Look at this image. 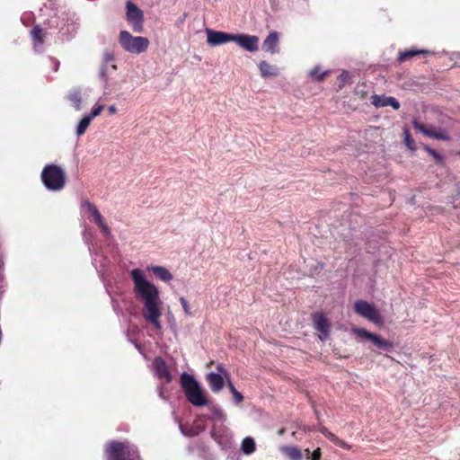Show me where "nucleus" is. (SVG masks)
I'll return each instance as SVG.
<instances>
[{
    "label": "nucleus",
    "mask_w": 460,
    "mask_h": 460,
    "mask_svg": "<svg viewBox=\"0 0 460 460\" xmlns=\"http://www.w3.org/2000/svg\"><path fill=\"white\" fill-rule=\"evenodd\" d=\"M130 278L134 283L133 292L136 298L143 302V317L156 329H161L162 301L158 288L146 279L140 269H133Z\"/></svg>",
    "instance_id": "f257e3e1"
},
{
    "label": "nucleus",
    "mask_w": 460,
    "mask_h": 460,
    "mask_svg": "<svg viewBox=\"0 0 460 460\" xmlns=\"http://www.w3.org/2000/svg\"><path fill=\"white\" fill-rule=\"evenodd\" d=\"M106 460H142L138 447L128 440H111L104 448Z\"/></svg>",
    "instance_id": "f03ea898"
},
{
    "label": "nucleus",
    "mask_w": 460,
    "mask_h": 460,
    "mask_svg": "<svg viewBox=\"0 0 460 460\" xmlns=\"http://www.w3.org/2000/svg\"><path fill=\"white\" fill-rule=\"evenodd\" d=\"M181 386L187 400L195 406H205L208 400L193 376L184 372L180 377Z\"/></svg>",
    "instance_id": "7ed1b4c3"
},
{
    "label": "nucleus",
    "mask_w": 460,
    "mask_h": 460,
    "mask_svg": "<svg viewBox=\"0 0 460 460\" xmlns=\"http://www.w3.org/2000/svg\"><path fill=\"white\" fill-rule=\"evenodd\" d=\"M40 178L44 186L52 191L61 190L66 181L65 171L57 164H47L44 166Z\"/></svg>",
    "instance_id": "20e7f679"
},
{
    "label": "nucleus",
    "mask_w": 460,
    "mask_h": 460,
    "mask_svg": "<svg viewBox=\"0 0 460 460\" xmlns=\"http://www.w3.org/2000/svg\"><path fill=\"white\" fill-rule=\"evenodd\" d=\"M119 42L123 49L134 54L145 52L149 46V40L147 38L132 36L128 31H121L119 32Z\"/></svg>",
    "instance_id": "39448f33"
},
{
    "label": "nucleus",
    "mask_w": 460,
    "mask_h": 460,
    "mask_svg": "<svg viewBox=\"0 0 460 460\" xmlns=\"http://www.w3.org/2000/svg\"><path fill=\"white\" fill-rule=\"evenodd\" d=\"M126 20L134 32L144 31V12L130 0L126 3Z\"/></svg>",
    "instance_id": "423d86ee"
},
{
    "label": "nucleus",
    "mask_w": 460,
    "mask_h": 460,
    "mask_svg": "<svg viewBox=\"0 0 460 460\" xmlns=\"http://www.w3.org/2000/svg\"><path fill=\"white\" fill-rule=\"evenodd\" d=\"M353 332L360 338L370 341L376 348L382 350L390 351L394 348L392 341L384 339L378 334L372 333L363 328H354Z\"/></svg>",
    "instance_id": "0eeeda50"
},
{
    "label": "nucleus",
    "mask_w": 460,
    "mask_h": 460,
    "mask_svg": "<svg viewBox=\"0 0 460 460\" xmlns=\"http://www.w3.org/2000/svg\"><path fill=\"white\" fill-rule=\"evenodd\" d=\"M355 312L367 320L378 323L381 317L375 306L364 300H358L354 305Z\"/></svg>",
    "instance_id": "6e6552de"
},
{
    "label": "nucleus",
    "mask_w": 460,
    "mask_h": 460,
    "mask_svg": "<svg viewBox=\"0 0 460 460\" xmlns=\"http://www.w3.org/2000/svg\"><path fill=\"white\" fill-rule=\"evenodd\" d=\"M412 127L416 131L422 133L426 137L445 141H448L450 139L449 135L445 130L437 129L433 126L427 127L416 119L412 120Z\"/></svg>",
    "instance_id": "1a4fd4ad"
},
{
    "label": "nucleus",
    "mask_w": 460,
    "mask_h": 460,
    "mask_svg": "<svg viewBox=\"0 0 460 460\" xmlns=\"http://www.w3.org/2000/svg\"><path fill=\"white\" fill-rule=\"evenodd\" d=\"M234 42L250 52H254L259 49V38L254 35L234 34Z\"/></svg>",
    "instance_id": "9d476101"
},
{
    "label": "nucleus",
    "mask_w": 460,
    "mask_h": 460,
    "mask_svg": "<svg viewBox=\"0 0 460 460\" xmlns=\"http://www.w3.org/2000/svg\"><path fill=\"white\" fill-rule=\"evenodd\" d=\"M207 41L211 46H217L234 41V34L207 29Z\"/></svg>",
    "instance_id": "9b49d317"
},
{
    "label": "nucleus",
    "mask_w": 460,
    "mask_h": 460,
    "mask_svg": "<svg viewBox=\"0 0 460 460\" xmlns=\"http://www.w3.org/2000/svg\"><path fill=\"white\" fill-rule=\"evenodd\" d=\"M371 103L376 108L391 106L394 110H399L400 102L392 96L374 94L371 97Z\"/></svg>",
    "instance_id": "f8f14e48"
},
{
    "label": "nucleus",
    "mask_w": 460,
    "mask_h": 460,
    "mask_svg": "<svg viewBox=\"0 0 460 460\" xmlns=\"http://www.w3.org/2000/svg\"><path fill=\"white\" fill-rule=\"evenodd\" d=\"M154 367L155 370L156 376L160 379L165 380L167 383L172 381V375L168 368L166 362L161 358L157 357L154 360Z\"/></svg>",
    "instance_id": "ddd939ff"
},
{
    "label": "nucleus",
    "mask_w": 460,
    "mask_h": 460,
    "mask_svg": "<svg viewBox=\"0 0 460 460\" xmlns=\"http://www.w3.org/2000/svg\"><path fill=\"white\" fill-rule=\"evenodd\" d=\"M206 381L213 393H219L224 387L226 378L222 375L210 372L206 376Z\"/></svg>",
    "instance_id": "4468645a"
},
{
    "label": "nucleus",
    "mask_w": 460,
    "mask_h": 460,
    "mask_svg": "<svg viewBox=\"0 0 460 460\" xmlns=\"http://www.w3.org/2000/svg\"><path fill=\"white\" fill-rule=\"evenodd\" d=\"M279 33L277 31H272L264 40L262 43V49L267 52H270L271 54L278 53L279 51Z\"/></svg>",
    "instance_id": "2eb2a0df"
},
{
    "label": "nucleus",
    "mask_w": 460,
    "mask_h": 460,
    "mask_svg": "<svg viewBox=\"0 0 460 460\" xmlns=\"http://www.w3.org/2000/svg\"><path fill=\"white\" fill-rule=\"evenodd\" d=\"M313 322L314 328L324 336H328L330 332V323L328 319L320 313L313 314Z\"/></svg>",
    "instance_id": "dca6fc26"
},
{
    "label": "nucleus",
    "mask_w": 460,
    "mask_h": 460,
    "mask_svg": "<svg viewBox=\"0 0 460 460\" xmlns=\"http://www.w3.org/2000/svg\"><path fill=\"white\" fill-rule=\"evenodd\" d=\"M317 430L321 432L323 435H324L327 438H329L333 444L336 446L349 450L351 448V446L343 441L342 439L339 438L335 434L329 431L328 429L322 424H319Z\"/></svg>",
    "instance_id": "f3484780"
},
{
    "label": "nucleus",
    "mask_w": 460,
    "mask_h": 460,
    "mask_svg": "<svg viewBox=\"0 0 460 460\" xmlns=\"http://www.w3.org/2000/svg\"><path fill=\"white\" fill-rule=\"evenodd\" d=\"M147 270L164 282H168L172 279L171 272L163 266H150L147 268Z\"/></svg>",
    "instance_id": "a211bd4d"
},
{
    "label": "nucleus",
    "mask_w": 460,
    "mask_h": 460,
    "mask_svg": "<svg viewBox=\"0 0 460 460\" xmlns=\"http://www.w3.org/2000/svg\"><path fill=\"white\" fill-rule=\"evenodd\" d=\"M430 54V51L426 49H406L404 51L399 52L398 55V61L399 63H403L406 60H409L418 55H429Z\"/></svg>",
    "instance_id": "6ab92c4d"
},
{
    "label": "nucleus",
    "mask_w": 460,
    "mask_h": 460,
    "mask_svg": "<svg viewBox=\"0 0 460 460\" xmlns=\"http://www.w3.org/2000/svg\"><path fill=\"white\" fill-rule=\"evenodd\" d=\"M259 69L262 77L277 76L279 75V69L277 66L262 60L259 64Z\"/></svg>",
    "instance_id": "aec40b11"
},
{
    "label": "nucleus",
    "mask_w": 460,
    "mask_h": 460,
    "mask_svg": "<svg viewBox=\"0 0 460 460\" xmlns=\"http://www.w3.org/2000/svg\"><path fill=\"white\" fill-rule=\"evenodd\" d=\"M31 36L35 47L43 45L45 42L46 31L40 25H35L31 31Z\"/></svg>",
    "instance_id": "412c9836"
},
{
    "label": "nucleus",
    "mask_w": 460,
    "mask_h": 460,
    "mask_svg": "<svg viewBox=\"0 0 460 460\" xmlns=\"http://www.w3.org/2000/svg\"><path fill=\"white\" fill-rule=\"evenodd\" d=\"M281 452L290 460H302V452L296 447H283Z\"/></svg>",
    "instance_id": "4be33fe9"
},
{
    "label": "nucleus",
    "mask_w": 460,
    "mask_h": 460,
    "mask_svg": "<svg viewBox=\"0 0 460 460\" xmlns=\"http://www.w3.org/2000/svg\"><path fill=\"white\" fill-rule=\"evenodd\" d=\"M82 207L85 208L87 211L93 216L95 223L101 222V220L103 219L97 207L89 200H84L82 203Z\"/></svg>",
    "instance_id": "5701e85b"
},
{
    "label": "nucleus",
    "mask_w": 460,
    "mask_h": 460,
    "mask_svg": "<svg viewBox=\"0 0 460 460\" xmlns=\"http://www.w3.org/2000/svg\"><path fill=\"white\" fill-rule=\"evenodd\" d=\"M330 74V71H323L322 67L320 66H315L311 71H310V76L317 81V82H323L326 78V76Z\"/></svg>",
    "instance_id": "b1692460"
},
{
    "label": "nucleus",
    "mask_w": 460,
    "mask_h": 460,
    "mask_svg": "<svg viewBox=\"0 0 460 460\" xmlns=\"http://www.w3.org/2000/svg\"><path fill=\"white\" fill-rule=\"evenodd\" d=\"M241 449L246 455L252 454L256 449L253 438L250 437L245 438L242 442Z\"/></svg>",
    "instance_id": "393cba45"
},
{
    "label": "nucleus",
    "mask_w": 460,
    "mask_h": 460,
    "mask_svg": "<svg viewBox=\"0 0 460 460\" xmlns=\"http://www.w3.org/2000/svg\"><path fill=\"white\" fill-rule=\"evenodd\" d=\"M226 385H227V387H228V389H229L230 393H231V394H232V395H233V398H234V402H235L236 404L241 403V402L243 401V399H244V398H243V395L240 392H238V391L236 390V388L234 387V384H233V382H232V380H231V379H230V380H228V381H226Z\"/></svg>",
    "instance_id": "a878e982"
},
{
    "label": "nucleus",
    "mask_w": 460,
    "mask_h": 460,
    "mask_svg": "<svg viewBox=\"0 0 460 460\" xmlns=\"http://www.w3.org/2000/svg\"><path fill=\"white\" fill-rule=\"evenodd\" d=\"M91 118H89L87 115L84 116L81 120L80 122L78 123L77 125V128H76V135L77 136H82L85 133L87 128L89 127V125L91 124Z\"/></svg>",
    "instance_id": "bb28decb"
},
{
    "label": "nucleus",
    "mask_w": 460,
    "mask_h": 460,
    "mask_svg": "<svg viewBox=\"0 0 460 460\" xmlns=\"http://www.w3.org/2000/svg\"><path fill=\"white\" fill-rule=\"evenodd\" d=\"M423 149L429 155L433 157V159L435 160V162L438 164H444V158L443 156L438 152L436 151L435 149L431 148L430 146H427V145H424L423 146Z\"/></svg>",
    "instance_id": "cd10ccee"
},
{
    "label": "nucleus",
    "mask_w": 460,
    "mask_h": 460,
    "mask_svg": "<svg viewBox=\"0 0 460 460\" xmlns=\"http://www.w3.org/2000/svg\"><path fill=\"white\" fill-rule=\"evenodd\" d=\"M339 89H342L346 84L350 83V75L348 71H342L338 77Z\"/></svg>",
    "instance_id": "c85d7f7f"
},
{
    "label": "nucleus",
    "mask_w": 460,
    "mask_h": 460,
    "mask_svg": "<svg viewBox=\"0 0 460 460\" xmlns=\"http://www.w3.org/2000/svg\"><path fill=\"white\" fill-rule=\"evenodd\" d=\"M69 100L73 103L75 110L79 111L81 109L82 99L79 93H71L69 95Z\"/></svg>",
    "instance_id": "c756f323"
},
{
    "label": "nucleus",
    "mask_w": 460,
    "mask_h": 460,
    "mask_svg": "<svg viewBox=\"0 0 460 460\" xmlns=\"http://www.w3.org/2000/svg\"><path fill=\"white\" fill-rule=\"evenodd\" d=\"M403 136L406 146L411 150H414V140L411 138V134L407 128L403 129Z\"/></svg>",
    "instance_id": "7c9ffc66"
},
{
    "label": "nucleus",
    "mask_w": 460,
    "mask_h": 460,
    "mask_svg": "<svg viewBox=\"0 0 460 460\" xmlns=\"http://www.w3.org/2000/svg\"><path fill=\"white\" fill-rule=\"evenodd\" d=\"M217 375H222L226 378V382L230 380V374L227 369L225 367L224 364L219 363L217 366Z\"/></svg>",
    "instance_id": "2f4dec72"
},
{
    "label": "nucleus",
    "mask_w": 460,
    "mask_h": 460,
    "mask_svg": "<svg viewBox=\"0 0 460 460\" xmlns=\"http://www.w3.org/2000/svg\"><path fill=\"white\" fill-rule=\"evenodd\" d=\"M96 224L102 229V233L103 234L104 236L108 237L111 234V229L105 223L104 219H102L101 222H98Z\"/></svg>",
    "instance_id": "473e14b6"
},
{
    "label": "nucleus",
    "mask_w": 460,
    "mask_h": 460,
    "mask_svg": "<svg viewBox=\"0 0 460 460\" xmlns=\"http://www.w3.org/2000/svg\"><path fill=\"white\" fill-rule=\"evenodd\" d=\"M104 106L103 105H95L91 113L89 115H87L89 118H91V119L93 120V118L99 116L101 114V112L102 111Z\"/></svg>",
    "instance_id": "72a5a7b5"
},
{
    "label": "nucleus",
    "mask_w": 460,
    "mask_h": 460,
    "mask_svg": "<svg viewBox=\"0 0 460 460\" xmlns=\"http://www.w3.org/2000/svg\"><path fill=\"white\" fill-rule=\"evenodd\" d=\"M180 303H181L185 314L190 315L191 313L190 311V305H189V303L186 300V298L183 296L180 297Z\"/></svg>",
    "instance_id": "f704fd0d"
},
{
    "label": "nucleus",
    "mask_w": 460,
    "mask_h": 460,
    "mask_svg": "<svg viewBox=\"0 0 460 460\" xmlns=\"http://www.w3.org/2000/svg\"><path fill=\"white\" fill-rule=\"evenodd\" d=\"M322 457V451L320 447H317L314 450L311 456H307V458H311L312 460H320Z\"/></svg>",
    "instance_id": "c9c22d12"
},
{
    "label": "nucleus",
    "mask_w": 460,
    "mask_h": 460,
    "mask_svg": "<svg viewBox=\"0 0 460 460\" xmlns=\"http://www.w3.org/2000/svg\"><path fill=\"white\" fill-rule=\"evenodd\" d=\"M108 111L111 115H113L117 112V108L115 107V105H111L109 108H108Z\"/></svg>",
    "instance_id": "e433bc0d"
},
{
    "label": "nucleus",
    "mask_w": 460,
    "mask_h": 460,
    "mask_svg": "<svg viewBox=\"0 0 460 460\" xmlns=\"http://www.w3.org/2000/svg\"><path fill=\"white\" fill-rule=\"evenodd\" d=\"M211 434L215 440H217L218 443H221V438L217 436L214 430H212Z\"/></svg>",
    "instance_id": "4c0bfd02"
},
{
    "label": "nucleus",
    "mask_w": 460,
    "mask_h": 460,
    "mask_svg": "<svg viewBox=\"0 0 460 460\" xmlns=\"http://www.w3.org/2000/svg\"><path fill=\"white\" fill-rule=\"evenodd\" d=\"M366 96H367V93H365V92H361V93H360V97H361L362 99H364V98H366Z\"/></svg>",
    "instance_id": "58836bf2"
},
{
    "label": "nucleus",
    "mask_w": 460,
    "mask_h": 460,
    "mask_svg": "<svg viewBox=\"0 0 460 460\" xmlns=\"http://www.w3.org/2000/svg\"><path fill=\"white\" fill-rule=\"evenodd\" d=\"M284 432H285V431H284V429H280V430L279 431V434L282 435Z\"/></svg>",
    "instance_id": "ea45409f"
},
{
    "label": "nucleus",
    "mask_w": 460,
    "mask_h": 460,
    "mask_svg": "<svg viewBox=\"0 0 460 460\" xmlns=\"http://www.w3.org/2000/svg\"><path fill=\"white\" fill-rule=\"evenodd\" d=\"M305 454L309 455L310 454V450L307 448L305 449Z\"/></svg>",
    "instance_id": "a19ab883"
},
{
    "label": "nucleus",
    "mask_w": 460,
    "mask_h": 460,
    "mask_svg": "<svg viewBox=\"0 0 460 460\" xmlns=\"http://www.w3.org/2000/svg\"><path fill=\"white\" fill-rule=\"evenodd\" d=\"M456 154H457V155H459V156H460V150H459V151H457V153H456Z\"/></svg>",
    "instance_id": "79ce46f5"
}]
</instances>
